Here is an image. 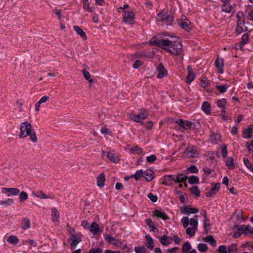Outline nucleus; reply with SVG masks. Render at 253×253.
Returning a JSON list of instances; mask_svg holds the SVG:
<instances>
[{"label":"nucleus","instance_id":"36","mask_svg":"<svg viewBox=\"0 0 253 253\" xmlns=\"http://www.w3.org/2000/svg\"><path fill=\"white\" fill-rule=\"evenodd\" d=\"M233 161V159L232 157H228L226 162V165L230 169H233L235 168V165Z\"/></svg>","mask_w":253,"mask_h":253},{"label":"nucleus","instance_id":"13","mask_svg":"<svg viewBox=\"0 0 253 253\" xmlns=\"http://www.w3.org/2000/svg\"><path fill=\"white\" fill-rule=\"evenodd\" d=\"M157 78L158 79H162L167 76L168 74L167 71L165 69L162 64H159L157 67Z\"/></svg>","mask_w":253,"mask_h":253},{"label":"nucleus","instance_id":"25","mask_svg":"<svg viewBox=\"0 0 253 253\" xmlns=\"http://www.w3.org/2000/svg\"><path fill=\"white\" fill-rule=\"evenodd\" d=\"M176 178H175L174 182L176 183H182L183 182H185L186 180L188 179V177L183 174L180 173L176 175Z\"/></svg>","mask_w":253,"mask_h":253},{"label":"nucleus","instance_id":"17","mask_svg":"<svg viewBox=\"0 0 253 253\" xmlns=\"http://www.w3.org/2000/svg\"><path fill=\"white\" fill-rule=\"evenodd\" d=\"M237 28L236 32L238 34L246 31L248 29L247 27L245 25V21H240V22H237Z\"/></svg>","mask_w":253,"mask_h":253},{"label":"nucleus","instance_id":"30","mask_svg":"<svg viewBox=\"0 0 253 253\" xmlns=\"http://www.w3.org/2000/svg\"><path fill=\"white\" fill-rule=\"evenodd\" d=\"M145 238L147 240V244L146 245L147 247L149 248L150 250H153L154 245L152 238L149 235H147L145 236Z\"/></svg>","mask_w":253,"mask_h":253},{"label":"nucleus","instance_id":"35","mask_svg":"<svg viewBox=\"0 0 253 253\" xmlns=\"http://www.w3.org/2000/svg\"><path fill=\"white\" fill-rule=\"evenodd\" d=\"M169 237L166 235H163L160 238V242L164 246H167L170 244L169 241L168 240Z\"/></svg>","mask_w":253,"mask_h":253},{"label":"nucleus","instance_id":"45","mask_svg":"<svg viewBox=\"0 0 253 253\" xmlns=\"http://www.w3.org/2000/svg\"><path fill=\"white\" fill-rule=\"evenodd\" d=\"M7 241L11 244H16L18 243L19 239L16 236L14 235H11L8 237Z\"/></svg>","mask_w":253,"mask_h":253},{"label":"nucleus","instance_id":"63","mask_svg":"<svg viewBox=\"0 0 253 253\" xmlns=\"http://www.w3.org/2000/svg\"><path fill=\"white\" fill-rule=\"evenodd\" d=\"M236 17L237 18V22L244 21V15L242 11H239L237 14Z\"/></svg>","mask_w":253,"mask_h":253},{"label":"nucleus","instance_id":"56","mask_svg":"<svg viewBox=\"0 0 253 253\" xmlns=\"http://www.w3.org/2000/svg\"><path fill=\"white\" fill-rule=\"evenodd\" d=\"M221 155L223 158H225L227 157V146L225 144H222L221 146Z\"/></svg>","mask_w":253,"mask_h":253},{"label":"nucleus","instance_id":"23","mask_svg":"<svg viewBox=\"0 0 253 253\" xmlns=\"http://www.w3.org/2000/svg\"><path fill=\"white\" fill-rule=\"evenodd\" d=\"M202 110L206 114H209L211 111V104L207 101H205L202 105Z\"/></svg>","mask_w":253,"mask_h":253},{"label":"nucleus","instance_id":"19","mask_svg":"<svg viewBox=\"0 0 253 253\" xmlns=\"http://www.w3.org/2000/svg\"><path fill=\"white\" fill-rule=\"evenodd\" d=\"M106 178L104 172H102L97 177V185L100 188L104 186Z\"/></svg>","mask_w":253,"mask_h":253},{"label":"nucleus","instance_id":"46","mask_svg":"<svg viewBox=\"0 0 253 253\" xmlns=\"http://www.w3.org/2000/svg\"><path fill=\"white\" fill-rule=\"evenodd\" d=\"M28 195L27 192L25 191H22L19 194V201L20 202H23L28 199Z\"/></svg>","mask_w":253,"mask_h":253},{"label":"nucleus","instance_id":"60","mask_svg":"<svg viewBox=\"0 0 253 253\" xmlns=\"http://www.w3.org/2000/svg\"><path fill=\"white\" fill-rule=\"evenodd\" d=\"M30 137V139L33 142H36L37 141V137L36 136V132L34 130H32L31 131L30 135H28Z\"/></svg>","mask_w":253,"mask_h":253},{"label":"nucleus","instance_id":"50","mask_svg":"<svg viewBox=\"0 0 253 253\" xmlns=\"http://www.w3.org/2000/svg\"><path fill=\"white\" fill-rule=\"evenodd\" d=\"M197 230L194 229L192 227H187L186 230V233L190 237H193Z\"/></svg>","mask_w":253,"mask_h":253},{"label":"nucleus","instance_id":"22","mask_svg":"<svg viewBox=\"0 0 253 253\" xmlns=\"http://www.w3.org/2000/svg\"><path fill=\"white\" fill-rule=\"evenodd\" d=\"M233 8V6L229 2L223 3L221 6L222 11L228 13L231 12Z\"/></svg>","mask_w":253,"mask_h":253},{"label":"nucleus","instance_id":"29","mask_svg":"<svg viewBox=\"0 0 253 253\" xmlns=\"http://www.w3.org/2000/svg\"><path fill=\"white\" fill-rule=\"evenodd\" d=\"M149 115L148 111L142 109L140 110V112L138 114L139 117L140 116V120L143 122V120H145L146 118L148 117Z\"/></svg>","mask_w":253,"mask_h":253},{"label":"nucleus","instance_id":"61","mask_svg":"<svg viewBox=\"0 0 253 253\" xmlns=\"http://www.w3.org/2000/svg\"><path fill=\"white\" fill-rule=\"evenodd\" d=\"M187 170L192 173H196L198 172V169L195 165H192L187 169Z\"/></svg>","mask_w":253,"mask_h":253},{"label":"nucleus","instance_id":"62","mask_svg":"<svg viewBox=\"0 0 253 253\" xmlns=\"http://www.w3.org/2000/svg\"><path fill=\"white\" fill-rule=\"evenodd\" d=\"M148 198L153 203H155L158 200V197L156 195L153 194L152 193H150L147 195Z\"/></svg>","mask_w":253,"mask_h":253},{"label":"nucleus","instance_id":"12","mask_svg":"<svg viewBox=\"0 0 253 253\" xmlns=\"http://www.w3.org/2000/svg\"><path fill=\"white\" fill-rule=\"evenodd\" d=\"M143 172L145 176L144 178L148 182L152 181L156 177L154 171L151 169H146Z\"/></svg>","mask_w":253,"mask_h":253},{"label":"nucleus","instance_id":"40","mask_svg":"<svg viewBox=\"0 0 253 253\" xmlns=\"http://www.w3.org/2000/svg\"><path fill=\"white\" fill-rule=\"evenodd\" d=\"M129 118L135 122L140 123L141 125L143 124V122L140 120V116L139 117L138 114L131 113L129 114Z\"/></svg>","mask_w":253,"mask_h":253},{"label":"nucleus","instance_id":"57","mask_svg":"<svg viewBox=\"0 0 253 253\" xmlns=\"http://www.w3.org/2000/svg\"><path fill=\"white\" fill-rule=\"evenodd\" d=\"M243 161L245 165L247 167L248 169H249L251 171L253 172V167L252 166L250 161L246 158H244Z\"/></svg>","mask_w":253,"mask_h":253},{"label":"nucleus","instance_id":"16","mask_svg":"<svg viewBox=\"0 0 253 253\" xmlns=\"http://www.w3.org/2000/svg\"><path fill=\"white\" fill-rule=\"evenodd\" d=\"M253 131V125H250L248 128L244 129L243 131V137L246 139H250L252 137Z\"/></svg>","mask_w":253,"mask_h":253},{"label":"nucleus","instance_id":"4","mask_svg":"<svg viewBox=\"0 0 253 253\" xmlns=\"http://www.w3.org/2000/svg\"><path fill=\"white\" fill-rule=\"evenodd\" d=\"M123 21L126 24H133L134 23V14L132 11H124L123 15Z\"/></svg>","mask_w":253,"mask_h":253},{"label":"nucleus","instance_id":"64","mask_svg":"<svg viewBox=\"0 0 253 253\" xmlns=\"http://www.w3.org/2000/svg\"><path fill=\"white\" fill-rule=\"evenodd\" d=\"M157 159V157L155 155L152 154L150 156H148L146 158V161L148 163H153Z\"/></svg>","mask_w":253,"mask_h":253},{"label":"nucleus","instance_id":"31","mask_svg":"<svg viewBox=\"0 0 253 253\" xmlns=\"http://www.w3.org/2000/svg\"><path fill=\"white\" fill-rule=\"evenodd\" d=\"M145 221L146 222V223L147 225L149 226L150 228H151L150 231H152L153 232H156L158 231V229L155 227L153 222L152 221V219L150 218H148L145 219Z\"/></svg>","mask_w":253,"mask_h":253},{"label":"nucleus","instance_id":"32","mask_svg":"<svg viewBox=\"0 0 253 253\" xmlns=\"http://www.w3.org/2000/svg\"><path fill=\"white\" fill-rule=\"evenodd\" d=\"M83 8L90 13L93 12V8L89 6L88 0H83Z\"/></svg>","mask_w":253,"mask_h":253},{"label":"nucleus","instance_id":"44","mask_svg":"<svg viewBox=\"0 0 253 253\" xmlns=\"http://www.w3.org/2000/svg\"><path fill=\"white\" fill-rule=\"evenodd\" d=\"M194 126H195V125H194V124H193L191 122L185 120V122L183 124V126L182 127V128H183L184 129L187 130V129H190L191 128L193 127Z\"/></svg>","mask_w":253,"mask_h":253},{"label":"nucleus","instance_id":"54","mask_svg":"<svg viewBox=\"0 0 253 253\" xmlns=\"http://www.w3.org/2000/svg\"><path fill=\"white\" fill-rule=\"evenodd\" d=\"M211 184L212 185V187L211 190L213 192H215L216 194L220 188V183L219 182L215 183L212 182Z\"/></svg>","mask_w":253,"mask_h":253},{"label":"nucleus","instance_id":"48","mask_svg":"<svg viewBox=\"0 0 253 253\" xmlns=\"http://www.w3.org/2000/svg\"><path fill=\"white\" fill-rule=\"evenodd\" d=\"M104 238L109 243L114 245L116 244V239L114 237L111 236L109 234H106L105 235Z\"/></svg>","mask_w":253,"mask_h":253},{"label":"nucleus","instance_id":"49","mask_svg":"<svg viewBox=\"0 0 253 253\" xmlns=\"http://www.w3.org/2000/svg\"><path fill=\"white\" fill-rule=\"evenodd\" d=\"M226 103L227 100L225 98L219 99L216 101V104L217 106L220 108L225 107Z\"/></svg>","mask_w":253,"mask_h":253},{"label":"nucleus","instance_id":"8","mask_svg":"<svg viewBox=\"0 0 253 253\" xmlns=\"http://www.w3.org/2000/svg\"><path fill=\"white\" fill-rule=\"evenodd\" d=\"M81 241V238L76 234L72 235L71 238L68 239V242L70 243L72 249H75L77 244Z\"/></svg>","mask_w":253,"mask_h":253},{"label":"nucleus","instance_id":"43","mask_svg":"<svg viewBox=\"0 0 253 253\" xmlns=\"http://www.w3.org/2000/svg\"><path fill=\"white\" fill-rule=\"evenodd\" d=\"M216 87L219 90L220 93H223L226 92L228 85L226 84L223 85H217Z\"/></svg>","mask_w":253,"mask_h":253},{"label":"nucleus","instance_id":"37","mask_svg":"<svg viewBox=\"0 0 253 253\" xmlns=\"http://www.w3.org/2000/svg\"><path fill=\"white\" fill-rule=\"evenodd\" d=\"M33 194L36 197L41 199L51 198V197L46 196L42 191H38L37 193H36L35 192H33Z\"/></svg>","mask_w":253,"mask_h":253},{"label":"nucleus","instance_id":"34","mask_svg":"<svg viewBox=\"0 0 253 253\" xmlns=\"http://www.w3.org/2000/svg\"><path fill=\"white\" fill-rule=\"evenodd\" d=\"M190 192L195 195L196 197H199L200 196V191L197 186H193L190 188Z\"/></svg>","mask_w":253,"mask_h":253},{"label":"nucleus","instance_id":"14","mask_svg":"<svg viewBox=\"0 0 253 253\" xmlns=\"http://www.w3.org/2000/svg\"><path fill=\"white\" fill-rule=\"evenodd\" d=\"M88 229L93 235H97L101 232V230L100 229L98 224L95 222H93L91 223Z\"/></svg>","mask_w":253,"mask_h":253},{"label":"nucleus","instance_id":"2","mask_svg":"<svg viewBox=\"0 0 253 253\" xmlns=\"http://www.w3.org/2000/svg\"><path fill=\"white\" fill-rule=\"evenodd\" d=\"M32 130V126L28 121L22 123L20 124V138H25L27 137L28 135H30Z\"/></svg>","mask_w":253,"mask_h":253},{"label":"nucleus","instance_id":"55","mask_svg":"<svg viewBox=\"0 0 253 253\" xmlns=\"http://www.w3.org/2000/svg\"><path fill=\"white\" fill-rule=\"evenodd\" d=\"M189 224L192 226V228L197 230L198 224L197 220L194 218H191L189 219Z\"/></svg>","mask_w":253,"mask_h":253},{"label":"nucleus","instance_id":"1","mask_svg":"<svg viewBox=\"0 0 253 253\" xmlns=\"http://www.w3.org/2000/svg\"><path fill=\"white\" fill-rule=\"evenodd\" d=\"M149 43L151 45L161 47L173 55H179L182 49L181 40L177 37L170 40L168 39L159 40L153 37L149 41Z\"/></svg>","mask_w":253,"mask_h":253},{"label":"nucleus","instance_id":"52","mask_svg":"<svg viewBox=\"0 0 253 253\" xmlns=\"http://www.w3.org/2000/svg\"><path fill=\"white\" fill-rule=\"evenodd\" d=\"M228 253H236L237 251V245L236 244H233L230 245L228 247Z\"/></svg>","mask_w":253,"mask_h":253},{"label":"nucleus","instance_id":"53","mask_svg":"<svg viewBox=\"0 0 253 253\" xmlns=\"http://www.w3.org/2000/svg\"><path fill=\"white\" fill-rule=\"evenodd\" d=\"M198 250L202 253L206 252L208 251V248L206 244L200 243L198 246Z\"/></svg>","mask_w":253,"mask_h":253},{"label":"nucleus","instance_id":"20","mask_svg":"<svg viewBox=\"0 0 253 253\" xmlns=\"http://www.w3.org/2000/svg\"><path fill=\"white\" fill-rule=\"evenodd\" d=\"M107 157L110 161L115 163H118L120 161L118 155L115 152H108L107 154Z\"/></svg>","mask_w":253,"mask_h":253},{"label":"nucleus","instance_id":"3","mask_svg":"<svg viewBox=\"0 0 253 253\" xmlns=\"http://www.w3.org/2000/svg\"><path fill=\"white\" fill-rule=\"evenodd\" d=\"M173 20V17L172 16L165 14L163 12L159 13L157 16V21L158 23L162 22L166 25L171 24Z\"/></svg>","mask_w":253,"mask_h":253},{"label":"nucleus","instance_id":"41","mask_svg":"<svg viewBox=\"0 0 253 253\" xmlns=\"http://www.w3.org/2000/svg\"><path fill=\"white\" fill-rule=\"evenodd\" d=\"M209 80H201L200 84L208 92H211V90L206 87L209 85Z\"/></svg>","mask_w":253,"mask_h":253},{"label":"nucleus","instance_id":"42","mask_svg":"<svg viewBox=\"0 0 253 253\" xmlns=\"http://www.w3.org/2000/svg\"><path fill=\"white\" fill-rule=\"evenodd\" d=\"M188 183L190 184H194L199 182V178L197 176L192 175L188 177Z\"/></svg>","mask_w":253,"mask_h":253},{"label":"nucleus","instance_id":"24","mask_svg":"<svg viewBox=\"0 0 253 253\" xmlns=\"http://www.w3.org/2000/svg\"><path fill=\"white\" fill-rule=\"evenodd\" d=\"M74 30L84 40L87 39V36L85 33L78 26H74Z\"/></svg>","mask_w":253,"mask_h":253},{"label":"nucleus","instance_id":"26","mask_svg":"<svg viewBox=\"0 0 253 253\" xmlns=\"http://www.w3.org/2000/svg\"><path fill=\"white\" fill-rule=\"evenodd\" d=\"M30 221L28 218H23L21 223V228L23 230H27L30 228Z\"/></svg>","mask_w":253,"mask_h":253},{"label":"nucleus","instance_id":"18","mask_svg":"<svg viewBox=\"0 0 253 253\" xmlns=\"http://www.w3.org/2000/svg\"><path fill=\"white\" fill-rule=\"evenodd\" d=\"M172 175H167L163 177L164 181L162 184L165 185L170 186L172 184V181H174L175 178Z\"/></svg>","mask_w":253,"mask_h":253},{"label":"nucleus","instance_id":"10","mask_svg":"<svg viewBox=\"0 0 253 253\" xmlns=\"http://www.w3.org/2000/svg\"><path fill=\"white\" fill-rule=\"evenodd\" d=\"M152 216L154 217L161 218L164 220L169 219V216L163 211L158 210H155L153 211Z\"/></svg>","mask_w":253,"mask_h":253},{"label":"nucleus","instance_id":"51","mask_svg":"<svg viewBox=\"0 0 253 253\" xmlns=\"http://www.w3.org/2000/svg\"><path fill=\"white\" fill-rule=\"evenodd\" d=\"M134 251L135 253H147V249L143 246L135 247Z\"/></svg>","mask_w":253,"mask_h":253},{"label":"nucleus","instance_id":"28","mask_svg":"<svg viewBox=\"0 0 253 253\" xmlns=\"http://www.w3.org/2000/svg\"><path fill=\"white\" fill-rule=\"evenodd\" d=\"M203 240L205 242L209 243L213 247L215 246L216 245V241L212 235H209L204 238Z\"/></svg>","mask_w":253,"mask_h":253},{"label":"nucleus","instance_id":"21","mask_svg":"<svg viewBox=\"0 0 253 253\" xmlns=\"http://www.w3.org/2000/svg\"><path fill=\"white\" fill-rule=\"evenodd\" d=\"M204 214L205 219L204 221L203 226H204V228L205 232L206 233H208V231H209V228L210 226V219L208 217L207 212L205 211H204Z\"/></svg>","mask_w":253,"mask_h":253},{"label":"nucleus","instance_id":"15","mask_svg":"<svg viewBox=\"0 0 253 253\" xmlns=\"http://www.w3.org/2000/svg\"><path fill=\"white\" fill-rule=\"evenodd\" d=\"M216 68L218 69L219 73H222L223 72V68L224 66L223 59L221 57H217L214 62Z\"/></svg>","mask_w":253,"mask_h":253},{"label":"nucleus","instance_id":"58","mask_svg":"<svg viewBox=\"0 0 253 253\" xmlns=\"http://www.w3.org/2000/svg\"><path fill=\"white\" fill-rule=\"evenodd\" d=\"M135 176H136V177H135L136 180H139L141 177H143L144 178V177H145V176L143 174H144L143 171L142 169L137 170L135 172Z\"/></svg>","mask_w":253,"mask_h":253},{"label":"nucleus","instance_id":"9","mask_svg":"<svg viewBox=\"0 0 253 253\" xmlns=\"http://www.w3.org/2000/svg\"><path fill=\"white\" fill-rule=\"evenodd\" d=\"M181 28L185 30L188 32L191 30L190 24L191 23L185 16H183V18L178 23Z\"/></svg>","mask_w":253,"mask_h":253},{"label":"nucleus","instance_id":"47","mask_svg":"<svg viewBox=\"0 0 253 253\" xmlns=\"http://www.w3.org/2000/svg\"><path fill=\"white\" fill-rule=\"evenodd\" d=\"M249 40V35L248 34H244L242 37L241 41L239 42L242 45H244L248 43Z\"/></svg>","mask_w":253,"mask_h":253},{"label":"nucleus","instance_id":"59","mask_svg":"<svg viewBox=\"0 0 253 253\" xmlns=\"http://www.w3.org/2000/svg\"><path fill=\"white\" fill-rule=\"evenodd\" d=\"M181 222L184 228H187L189 224V219L188 217H184L181 219Z\"/></svg>","mask_w":253,"mask_h":253},{"label":"nucleus","instance_id":"33","mask_svg":"<svg viewBox=\"0 0 253 253\" xmlns=\"http://www.w3.org/2000/svg\"><path fill=\"white\" fill-rule=\"evenodd\" d=\"M130 151L133 154H140L142 153L143 150L140 147L138 146L137 145H136L133 147H131L130 149Z\"/></svg>","mask_w":253,"mask_h":253},{"label":"nucleus","instance_id":"39","mask_svg":"<svg viewBox=\"0 0 253 253\" xmlns=\"http://www.w3.org/2000/svg\"><path fill=\"white\" fill-rule=\"evenodd\" d=\"M52 217L53 221H58L59 218V213L57 209L55 208H52Z\"/></svg>","mask_w":253,"mask_h":253},{"label":"nucleus","instance_id":"5","mask_svg":"<svg viewBox=\"0 0 253 253\" xmlns=\"http://www.w3.org/2000/svg\"><path fill=\"white\" fill-rule=\"evenodd\" d=\"M183 154L187 158H197L199 156V153L195 146H187Z\"/></svg>","mask_w":253,"mask_h":253},{"label":"nucleus","instance_id":"27","mask_svg":"<svg viewBox=\"0 0 253 253\" xmlns=\"http://www.w3.org/2000/svg\"><path fill=\"white\" fill-rule=\"evenodd\" d=\"M187 70L188 73L186 79H194L196 77V74L193 72L191 65L188 66Z\"/></svg>","mask_w":253,"mask_h":253},{"label":"nucleus","instance_id":"11","mask_svg":"<svg viewBox=\"0 0 253 253\" xmlns=\"http://www.w3.org/2000/svg\"><path fill=\"white\" fill-rule=\"evenodd\" d=\"M180 211L189 215L191 213H196L198 212V209L195 208H191L189 206H182L180 207Z\"/></svg>","mask_w":253,"mask_h":253},{"label":"nucleus","instance_id":"6","mask_svg":"<svg viewBox=\"0 0 253 253\" xmlns=\"http://www.w3.org/2000/svg\"><path fill=\"white\" fill-rule=\"evenodd\" d=\"M248 228V227H246V225H242L234 232L233 237L234 238H238L240 237L243 233L245 235H247L249 233L253 234V228H252L249 232L247 231Z\"/></svg>","mask_w":253,"mask_h":253},{"label":"nucleus","instance_id":"38","mask_svg":"<svg viewBox=\"0 0 253 253\" xmlns=\"http://www.w3.org/2000/svg\"><path fill=\"white\" fill-rule=\"evenodd\" d=\"M191 249V246L190 243L186 242L183 244L181 250L183 253H188Z\"/></svg>","mask_w":253,"mask_h":253},{"label":"nucleus","instance_id":"7","mask_svg":"<svg viewBox=\"0 0 253 253\" xmlns=\"http://www.w3.org/2000/svg\"><path fill=\"white\" fill-rule=\"evenodd\" d=\"M1 192L7 194L8 196H11L17 195L20 191L18 188L3 187L1 189Z\"/></svg>","mask_w":253,"mask_h":253}]
</instances>
